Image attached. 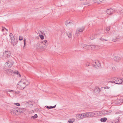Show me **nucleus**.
Here are the masks:
<instances>
[{"label":"nucleus","mask_w":123,"mask_h":123,"mask_svg":"<svg viewBox=\"0 0 123 123\" xmlns=\"http://www.w3.org/2000/svg\"><path fill=\"white\" fill-rule=\"evenodd\" d=\"M46 107V108L48 109H51L53 108V107L52 106H47Z\"/></svg>","instance_id":"nucleus-35"},{"label":"nucleus","mask_w":123,"mask_h":123,"mask_svg":"<svg viewBox=\"0 0 123 123\" xmlns=\"http://www.w3.org/2000/svg\"><path fill=\"white\" fill-rule=\"evenodd\" d=\"M68 24H70L71 25H73V24L71 22H69L68 21H66V22L65 23V25L67 26Z\"/></svg>","instance_id":"nucleus-25"},{"label":"nucleus","mask_w":123,"mask_h":123,"mask_svg":"<svg viewBox=\"0 0 123 123\" xmlns=\"http://www.w3.org/2000/svg\"><path fill=\"white\" fill-rule=\"evenodd\" d=\"M87 118H91L89 112H88Z\"/></svg>","instance_id":"nucleus-36"},{"label":"nucleus","mask_w":123,"mask_h":123,"mask_svg":"<svg viewBox=\"0 0 123 123\" xmlns=\"http://www.w3.org/2000/svg\"><path fill=\"white\" fill-rule=\"evenodd\" d=\"M5 65L6 68H9L12 66L13 64L12 62L8 61L5 63Z\"/></svg>","instance_id":"nucleus-10"},{"label":"nucleus","mask_w":123,"mask_h":123,"mask_svg":"<svg viewBox=\"0 0 123 123\" xmlns=\"http://www.w3.org/2000/svg\"><path fill=\"white\" fill-rule=\"evenodd\" d=\"M56 106V105H54V106H52V107H53V108H55V106Z\"/></svg>","instance_id":"nucleus-44"},{"label":"nucleus","mask_w":123,"mask_h":123,"mask_svg":"<svg viewBox=\"0 0 123 123\" xmlns=\"http://www.w3.org/2000/svg\"><path fill=\"white\" fill-rule=\"evenodd\" d=\"M99 39L101 40L102 41H103L104 40H105V41H108V40L107 39H104L102 37H101V38H100Z\"/></svg>","instance_id":"nucleus-30"},{"label":"nucleus","mask_w":123,"mask_h":123,"mask_svg":"<svg viewBox=\"0 0 123 123\" xmlns=\"http://www.w3.org/2000/svg\"><path fill=\"white\" fill-rule=\"evenodd\" d=\"M14 92H15L16 94H18L20 93V92L14 91Z\"/></svg>","instance_id":"nucleus-34"},{"label":"nucleus","mask_w":123,"mask_h":123,"mask_svg":"<svg viewBox=\"0 0 123 123\" xmlns=\"http://www.w3.org/2000/svg\"><path fill=\"white\" fill-rule=\"evenodd\" d=\"M113 38L112 41L114 42H116L117 41V39L119 38V37L118 35L117 34V32L116 31H114L112 35Z\"/></svg>","instance_id":"nucleus-4"},{"label":"nucleus","mask_w":123,"mask_h":123,"mask_svg":"<svg viewBox=\"0 0 123 123\" xmlns=\"http://www.w3.org/2000/svg\"><path fill=\"white\" fill-rule=\"evenodd\" d=\"M23 37L22 36H19V40L20 41L22 40H23Z\"/></svg>","instance_id":"nucleus-32"},{"label":"nucleus","mask_w":123,"mask_h":123,"mask_svg":"<svg viewBox=\"0 0 123 123\" xmlns=\"http://www.w3.org/2000/svg\"><path fill=\"white\" fill-rule=\"evenodd\" d=\"M87 113L88 112L83 113V118H87Z\"/></svg>","instance_id":"nucleus-24"},{"label":"nucleus","mask_w":123,"mask_h":123,"mask_svg":"<svg viewBox=\"0 0 123 123\" xmlns=\"http://www.w3.org/2000/svg\"><path fill=\"white\" fill-rule=\"evenodd\" d=\"M90 46L89 45H86V46L85 47V49H91V47L89 46Z\"/></svg>","instance_id":"nucleus-26"},{"label":"nucleus","mask_w":123,"mask_h":123,"mask_svg":"<svg viewBox=\"0 0 123 123\" xmlns=\"http://www.w3.org/2000/svg\"><path fill=\"white\" fill-rule=\"evenodd\" d=\"M110 29V26H108V27H107L106 29V31H109Z\"/></svg>","instance_id":"nucleus-31"},{"label":"nucleus","mask_w":123,"mask_h":123,"mask_svg":"<svg viewBox=\"0 0 123 123\" xmlns=\"http://www.w3.org/2000/svg\"><path fill=\"white\" fill-rule=\"evenodd\" d=\"M67 35L69 38H71L72 36V32L68 31L66 32Z\"/></svg>","instance_id":"nucleus-17"},{"label":"nucleus","mask_w":123,"mask_h":123,"mask_svg":"<svg viewBox=\"0 0 123 123\" xmlns=\"http://www.w3.org/2000/svg\"><path fill=\"white\" fill-rule=\"evenodd\" d=\"M25 41H26V39H24V43H25Z\"/></svg>","instance_id":"nucleus-46"},{"label":"nucleus","mask_w":123,"mask_h":123,"mask_svg":"<svg viewBox=\"0 0 123 123\" xmlns=\"http://www.w3.org/2000/svg\"><path fill=\"white\" fill-rule=\"evenodd\" d=\"M74 121V118L70 119L68 121V122L69 123H72Z\"/></svg>","instance_id":"nucleus-23"},{"label":"nucleus","mask_w":123,"mask_h":123,"mask_svg":"<svg viewBox=\"0 0 123 123\" xmlns=\"http://www.w3.org/2000/svg\"><path fill=\"white\" fill-rule=\"evenodd\" d=\"M106 12L107 14L108 15H111L113 14L114 12V11L112 9H109L107 10Z\"/></svg>","instance_id":"nucleus-11"},{"label":"nucleus","mask_w":123,"mask_h":123,"mask_svg":"<svg viewBox=\"0 0 123 123\" xmlns=\"http://www.w3.org/2000/svg\"><path fill=\"white\" fill-rule=\"evenodd\" d=\"M9 36L10 37H12V36H13L12 34V33H10Z\"/></svg>","instance_id":"nucleus-40"},{"label":"nucleus","mask_w":123,"mask_h":123,"mask_svg":"<svg viewBox=\"0 0 123 123\" xmlns=\"http://www.w3.org/2000/svg\"><path fill=\"white\" fill-rule=\"evenodd\" d=\"M5 72L6 73L10 75H12V74L14 73V72L12 70L8 69H6L5 71Z\"/></svg>","instance_id":"nucleus-13"},{"label":"nucleus","mask_w":123,"mask_h":123,"mask_svg":"<svg viewBox=\"0 0 123 123\" xmlns=\"http://www.w3.org/2000/svg\"><path fill=\"white\" fill-rule=\"evenodd\" d=\"M105 0H94V2L95 3H99L101 2L104 1Z\"/></svg>","instance_id":"nucleus-20"},{"label":"nucleus","mask_w":123,"mask_h":123,"mask_svg":"<svg viewBox=\"0 0 123 123\" xmlns=\"http://www.w3.org/2000/svg\"><path fill=\"white\" fill-rule=\"evenodd\" d=\"M90 65V64L88 63H86V66L87 67H88V66H89Z\"/></svg>","instance_id":"nucleus-38"},{"label":"nucleus","mask_w":123,"mask_h":123,"mask_svg":"<svg viewBox=\"0 0 123 123\" xmlns=\"http://www.w3.org/2000/svg\"><path fill=\"white\" fill-rule=\"evenodd\" d=\"M118 113H119V112H116L115 113V114H117Z\"/></svg>","instance_id":"nucleus-47"},{"label":"nucleus","mask_w":123,"mask_h":123,"mask_svg":"<svg viewBox=\"0 0 123 123\" xmlns=\"http://www.w3.org/2000/svg\"><path fill=\"white\" fill-rule=\"evenodd\" d=\"M81 45L82 47L83 48H84L85 49L86 46V45L85 44H81Z\"/></svg>","instance_id":"nucleus-33"},{"label":"nucleus","mask_w":123,"mask_h":123,"mask_svg":"<svg viewBox=\"0 0 123 123\" xmlns=\"http://www.w3.org/2000/svg\"><path fill=\"white\" fill-rule=\"evenodd\" d=\"M25 44H26L25 43H25H24V47H23L24 48L25 47Z\"/></svg>","instance_id":"nucleus-45"},{"label":"nucleus","mask_w":123,"mask_h":123,"mask_svg":"<svg viewBox=\"0 0 123 123\" xmlns=\"http://www.w3.org/2000/svg\"><path fill=\"white\" fill-rule=\"evenodd\" d=\"M119 120L118 119L113 121L112 122V123H118Z\"/></svg>","instance_id":"nucleus-28"},{"label":"nucleus","mask_w":123,"mask_h":123,"mask_svg":"<svg viewBox=\"0 0 123 123\" xmlns=\"http://www.w3.org/2000/svg\"><path fill=\"white\" fill-rule=\"evenodd\" d=\"M107 120V118L106 117H103L100 119V121L101 122H105Z\"/></svg>","instance_id":"nucleus-21"},{"label":"nucleus","mask_w":123,"mask_h":123,"mask_svg":"<svg viewBox=\"0 0 123 123\" xmlns=\"http://www.w3.org/2000/svg\"><path fill=\"white\" fill-rule=\"evenodd\" d=\"M85 29V27L82 26L77 28L76 31L75 35L78 36L80 32H82Z\"/></svg>","instance_id":"nucleus-5"},{"label":"nucleus","mask_w":123,"mask_h":123,"mask_svg":"<svg viewBox=\"0 0 123 123\" xmlns=\"http://www.w3.org/2000/svg\"><path fill=\"white\" fill-rule=\"evenodd\" d=\"M14 74H18V72L17 71H15L14 72Z\"/></svg>","instance_id":"nucleus-42"},{"label":"nucleus","mask_w":123,"mask_h":123,"mask_svg":"<svg viewBox=\"0 0 123 123\" xmlns=\"http://www.w3.org/2000/svg\"><path fill=\"white\" fill-rule=\"evenodd\" d=\"M114 59L115 61H118L120 60L121 58L118 56H116L114 57Z\"/></svg>","instance_id":"nucleus-18"},{"label":"nucleus","mask_w":123,"mask_h":123,"mask_svg":"<svg viewBox=\"0 0 123 123\" xmlns=\"http://www.w3.org/2000/svg\"><path fill=\"white\" fill-rule=\"evenodd\" d=\"M120 11L121 12H123V9L121 10Z\"/></svg>","instance_id":"nucleus-43"},{"label":"nucleus","mask_w":123,"mask_h":123,"mask_svg":"<svg viewBox=\"0 0 123 123\" xmlns=\"http://www.w3.org/2000/svg\"><path fill=\"white\" fill-rule=\"evenodd\" d=\"M97 34H92L90 36V38L91 40L94 39L97 37Z\"/></svg>","instance_id":"nucleus-16"},{"label":"nucleus","mask_w":123,"mask_h":123,"mask_svg":"<svg viewBox=\"0 0 123 123\" xmlns=\"http://www.w3.org/2000/svg\"><path fill=\"white\" fill-rule=\"evenodd\" d=\"M89 113L91 117H95V116L97 115L98 114L96 112H89Z\"/></svg>","instance_id":"nucleus-14"},{"label":"nucleus","mask_w":123,"mask_h":123,"mask_svg":"<svg viewBox=\"0 0 123 123\" xmlns=\"http://www.w3.org/2000/svg\"><path fill=\"white\" fill-rule=\"evenodd\" d=\"M5 28L4 27H2V32H3L5 31Z\"/></svg>","instance_id":"nucleus-39"},{"label":"nucleus","mask_w":123,"mask_h":123,"mask_svg":"<svg viewBox=\"0 0 123 123\" xmlns=\"http://www.w3.org/2000/svg\"><path fill=\"white\" fill-rule=\"evenodd\" d=\"M39 37L42 40L44 38V36L43 35H39Z\"/></svg>","instance_id":"nucleus-29"},{"label":"nucleus","mask_w":123,"mask_h":123,"mask_svg":"<svg viewBox=\"0 0 123 123\" xmlns=\"http://www.w3.org/2000/svg\"><path fill=\"white\" fill-rule=\"evenodd\" d=\"M14 104L15 105H17L18 106H19L20 105V104L19 103H14Z\"/></svg>","instance_id":"nucleus-37"},{"label":"nucleus","mask_w":123,"mask_h":123,"mask_svg":"<svg viewBox=\"0 0 123 123\" xmlns=\"http://www.w3.org/2000/svg\"><path fill=\"white\" fill-rule=\"evenodd\" d=\"M16 111L15 109H13L11 111V113L13 115L15 114Z\"/></svg>","instance_id":"nucleus-22"},{"label":"nucleus","mask_w":123,"mask_h":123,"mask_svg":"<svg viewBox=\"0 0 123 123\" xmlns=\"http://www.w3.org/2000/svg\"><path fill=\"white\" fill-rule=\"evenodd\" d=\"M113 80L111 82L118 84H121L123 82V80L122 79H120L116 77L114 78Z\"/></svg>","instance_id":"nucleus-3"},{"label":"nucleus","mask_w":123,"mask_h":123,"mask_svg":"<svg viewBox=\"0 0 123 123\" xmlns=\"http://www.w3.org/2000/svg\"><path fill=\"white\" fill-rule=\"evenodd\" d=\"M89 46L91 47V49L92 50H94L95 49H98V47L97 45H92L90 46Z\"/></svg>","instance_id":"nucleus-15"},{"label":"nucleus","mask_w":123,"mask_h":123,"mask_svg":"<svg viewBox=\"0 0 123 123\" xmlns=\"http://www.w3.org/2000/svg\"><path fill=\"white\" fill-rule=\"evenodd\" d=\"M8 92H14V91L13 90H8Z\"/></svg>","instance_id":"nucleus-41"},{"label":"nucleus","mask_w":123,"mask_h":123,"mask_svg":"<svg viewBox=\"0 0 123 123\" xmlns=\"http://www.w3.org/2000/svg\"><path fill=\"white\" fill-rule=\"evenodd\" d=\"M10 39L11 40V43L13 46L15 45L17 43V40H16L15 39L13 36L10 37Z\"/></svg>","instance_id":"nucleus-8"},{"label":"nucleus","mask_w":123,"mask_h":123,"mask_svg":"<svg viewBox=\"0 0 123 123\" xmlns=\"http://www.w3.org/2000/svg\"><path fill=\"white\" fill-rule=\"evenodd\" d=\"M41 43L42 47L44 49L46 48L48 45L47 40H45L44 41H43L41 42Z\"/></svg>","instance_id":"nucleus-7"},{"label":"nucleus","mask_w":123,"mask_h":123,"mask_svg":"<svg viewBox=\"0 0 123 123\" xmlns=\"http://www.w3.org/2000/svg\"><path fill=\"white\" fill-rule=\"evenodd\" d=\"M11 55V52L9 51H6L4 52L2 55H1L0 57L4 60H6L9 58Z\"/></svg>","instance_id":"nucleus-2"},{"label":"nucleus","mask_w":123,"mask_h":123,"mask_svg":"<svg viewBox=\"0 0 123 123\" xmlns=\"http://www.w3.org/2000/svg\"><path fill=\"white\" fill-rule=\"evenodd\" d=\"M112 112V111L111 110H105L103 111H101L100 112H99V113H102L103 115L108 114L111 113Z\"/></svg>","instance_id":"nucleus-9"},{"label":"nucleus","mask_w":123,"mask_h":123,"mask_svg":"<svg viewBox=\"0 0 123 123\" xmlns=\"http://www.w3.org/2000/svg\"><path fill=\"white\" fill-rule=\"evenodd\" d=\"M5 29L7 31H8V30H7V29H6L5 28Z\"/></svg>","instance_id":"nucleus-48"},{"label":"nucleus","mask_w":123,"mask_h":123,"mask_svg":"<svg viewBox=\"0 0 123 123\" xmlns=\"http://www.w3.org/2000/svg\"><path fill=\"white\" fill-rule=\"evenodd\" d=\"M36 48L37 49L40 48H43L42 47V45L40 46L39 44L37 43L36 45Z\"/></svg>","instance_id":"nucleus-19"},{"label":"nucleus","mask_w":123,"mask_h":123,"mask_svg":"<svg viewBox=\"0 0 123 123\" xmlns=\"http://www.w3.org/2000/svg\"><path fill=\"white\" fill-rule=\"evenodd\" d=\"M37 117V114H35L34 115V116H32L31 117V118H36Z\"/></svg>","instance_id":"nucleus-27"},{"label":"nucleus","mask_w":123,"mask_h":123,"mask_svg":"<svg viewBox=\"0 0 123 123\" xmlns=\"http://www.w3.org/2000/svg\"><path fill=\"white\" fill-rule=\"evenodd\" d=\"M83 113L77 114L76 115V118L78 120H80L83 118Z\"/></svg>","instance_id":"nucleus-12"},{"label":"nucleus","mask_w":123,"mask_h":123,"mask_svg":"<svg viewBox=\"0 0 123 123\" xmlns=\"http://www.w3.org/2000/svg\"><path fill=\"white\" fill-rule=\"evenodd\" d=\"M93 66L94 67L97 68H98L100 66V63L98 60L96 61L93 63Z\"/></svg>","instance_id":"nucleus-6"},{"label":"nucleus","mask_w":123,"mask_h":123,"mask_svg":"<svg viewBox=\"0 0 123 123\" xmlns=\"http://www.w3.org/2000/svg\"><path fill=\"white\" fill-rule=\"evenodd\" d=\"M30 84V82L25 78L22 79L17 85L18 88L21 90L23 89L25 87L28 85Z\"/></svg>","instance_id":"nucleus-1"},{"label":"nucleus","mask_w":123,"mask_h":123,"mask_svg":"<svg viewBox=\"0 0 123 123\" xmlns=\"http://www.w3.org/2000/svg\"><path fill=\"white\" fill-rule=\"evenodd\" d=\"M113 68H114V67H113L112 69H113Z\"/></svg>","instance_id":"nucleus-49"}]
</instances>
